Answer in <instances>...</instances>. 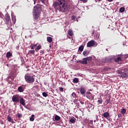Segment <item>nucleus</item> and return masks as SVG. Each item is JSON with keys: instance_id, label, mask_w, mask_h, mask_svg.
I'll use <instances>...</instances> for the list:
<instances>
[{"instance_id": "f257e3e1", "label": "nucleus", "mask_w": 128, "mask_h": 128, "mask_svg": "<svg viewBox=\"0 0 128 128\" xmlns=\"http://www.w3.org/2000/svg\"><path fill=\"white\" fill-rule=\"evenodd\" d=\"M55 6H58L60 8V12H66L68 10V4L64 0H56V4H54Z\"/></svg>"}, {"instance_id": "f03ea898", "label": "nucleus", "mask_w": 128, "mask_h": 128, "mask_svg": "<svg viewBox=\"0 0 128 128\" xmlns=\"http://www.w3.org/2000/svg\"><path fill=\"white\" fill-rule=\"evenodd\" d=\"M34 22H38L40 20V4H37L34 6Z\"/></svg>"}, {"instance_id": "7ed1b4c3", "label": "nucleus", "mask_w": 128, "mask_h": 128, "mask_svg": "<svg viewBox=\"0 0 128 128\" xmlns=\"http://www.w3.org/2000/svg\"><path fill=\"white\" fill-rule=\"evenodd\" d=\"M24 80L28 84H34L36 80V76H30L28 74H26L24 76Z\"/></svg>"}, {"instance_id": "20e7f679", "label": "nucleus", "mask_w": 128, "mask_h": 128, "mask_svg": "<svg viewBox=\"0 0 128 128\" xmlns=\"http://www.w3.org/2000/svg\"><path fill=\"white\" fill-rule=\"evenodd\" d=\"M121 78H128V69H120L118 70Z\"/></svg>"}, {"instance_id": "39448f33", "label": "nucleus", "mask_w": 128, "mask_h": 128, "mask_svg": "<svg viewBox=\"0 0 128 128\" xmlns=\"http://www.w3.org/2000/svg\"><path fill=\"white\" fill-rule=\"evenodd\" d=\"M4 20L6 24L9 26H12V21L10 20V16L8 14H6Z\"/></svg>"}, {"instance_id": "423d86ee", "label": "nucleus", "mask_w": 128, "mask_h": 128, "mask_svg": "<svg viewBox=\"0 0 128 128\" xmlns=\"http://www.w3.org/2000/svg\"><path fill=\"white\" fill-rule=\"evenodd\" d=\"M117 56L118 57L114 60V62H116L117 64H120V62H122L123 60L122 54H118Z\"/></svg>"}, {"instance_id": "0eeeda50", "label": "nucleus", "mask_w": 128, "mask_h": 128, "mask_svg": "<svg viewBox=\"0 0 128 128\" xmlns=\"http://www.w3.org/2000/svg\"><path fill=\"white\" fill-rule=\"evenodd\" d=\"M114 60V57H112L110 58H106L103 60L102 62L104 64H108V62H112V60Z\"/></svg>"}, {"instance_id": "6e6552de", "label": "nucleus", "mask_w": 128, "mask_h": 128, "mask_svg": "<svg viewBox=\"0 0 128 128\" xmlns=\"http://www.w3.org/2000/svg\"><path fill=\"white\" fill-rule=\"evenodd\" d=\"M12 100L14 102H16V104L20 102V98H18V96L17 95H14L12 98Z\"/></svg>"}, {"instance_id": "1a4fd4ad", "label": "nucleus", "mask_w": 128, "mask_h": 128, "mask_svg": "<svg viewBox=\"0 0 128 128\" xmlns=\"http://www.w3.org/2000/svg\"><path fill=\"white\" fill-rule=\"evenodd\" d=\"M73 102H74V104H75L76 106V108H82L80 104V101L78 98L74 100Z\"/></svg>"}, {"instance_id": "9d476101", "label": "nucleus", "mask_w": 128, "mask_h": 128, "mask_svg": "<svg viewBox=\"0 0 128 128\" xmlns=\"http://www.w3.org/2000/svg\"><path fill=\"white\" fill-rule=\"evenodd\" d=\"M96 44V42L94 40H91L87 43V48H91L94 46Z\"/></svg>"}, {"instance_id": "9b49d317", "label": "nucleus", "mask_w": 128, "mask_h": 128, "mask_svg": "<svg viewBox=\"0 0 128 128\" xmlns=\"http://www.w3.org/2000/svg\"><path fill=\"white\" fill-rule=\"evenodd\" d=\"M86 96L88 98H89V100H92L94 98V96H92V94L90 92H87Z\"/></svg>"}, {"instance_id": "f8f14e48", "label": "nucleus", "mask_w": 128, "mask_h": 128, "mask_svg": "<svg viewBox=\"0 0 128 128\" xmlns=\"http://www.w3.org/2000/svg\"><path fill=\"white\" fill-rule=\"evenodd\" d=\"M88 62H90V60H88V58H85L83 59V60H80L79 62L82 64H86Z\"/></svg>"}, {"instance_id": "ddd939ff", "label": "nucleus", "mask_w": 128, "mask_h": 128, "mask_svg": "<svg viewBox=\"0 0 128 128\" xmlns=\"http://www.w3.org/2000/svg\"><path fill=\"white\" fill-rule=\"evenodd\" d=\"M79 90L82 96H86V89L84 88V86H81L80 88L79 89Z\"/></svg>"}, {"instance_id": "4468645a", "label": "nucleus", "mask_w": 128, "mask_h": 128, "mask_svg": "<svg viewBox=\"0 0 128 128\" xmlns=\"http://www.w3.org/2000/svg\"><path fill=\"white\" fill-rule=\"evenodd\" d=\"M19 102L20 104H22L23 106H26V100H24V99L23 98H21L20 100H19Z\"/></svg>"}, {"instance_id": "2eb2a0df", "label": "nucleus", "mask_w": 128, "mask_h": 128, "mask_svg": "<svg viewBox=\"0 0 128 128\" xmlns=\"http://www.w3.org/2000/svg\"><path fill=\"white\" fill-rule=\"evenodd\" d=\"M68 34L70 36H74V32H72V29H69L68 30Z\"/></svg>"}, {"instance_id": "dca6fc26", "label": "nucleus", "mask_w": 128, "mask_h": 128, "mask_svg": "<svg viewBox=\"0 0 128 128\" xmlns=\"http://www.w3.org/2000/svg\"><path fill=\"white\" fill-rule=\"evenodd\" d=\"M84 45H82V46H79L78 51L80 52H82L84 50Z\"/></svg>"}, {"instance_id": "f3484780", "label": "nucleus", "mask_w": 128, "mask_h": 128, "mask_svg": "<svg viewBox=\"0 0 128 128\" xmlns=\"http://www.w3.org/2000/svg\"><path fill=\"white\" fill-rule=\"evenodd\" d=\"M103 116L104 118H108L110 116V113H108V112H105L104 113Z\"/></svg>"}, {"instance_id": "a211bd4d", "label": "nucleus", "mask_w": 128, "mask_h": 128, "mask_svg": "<svg viewBox=\"0 0 128 128\" xmlns=\"http://www.w3.org/2000/svg\"><path fill=\"white\" fill-rule=\"evenodd\" d=\"M12 23L14 24H16V16H12Z\"/></svg>"}, {"instance_id": "6ab92c4d", "label": "nucleus", "mask_w": 128, "mask_h": 128, "mask_svg": "<svg viewBox=\"0 0 128 128\" xmlns=\"http://www.w3.org/2000/svg\"><path fill=\"white\" fill-rule=\"evenodd\" d=\"M12 56V54L8 52L6 53V58H10V56Z\"/></svg>"}, {"instance_id": "aec40b11", "label": "nucleus", "mask_w": 128, "mask_h": 128, "mask_svg": "<svg viewBox=\"0 0 128 128\" xmlns=\"http://www.w3.org/2000/svg\"><path fill=\"white\" fill-rule=\"evenodd\" d=\"M47 42H52V38L50 37V36H48L47 37Z\"/></svg>"}, {"instance_id": "412c9836", "label": "nucleus", "mask_w": 128, "mask_h": 128, "mask_svg": "<svg viewBox=\"0 0 128 128\" xmlns=\"http://www.w3.org/2000/svg\"><path fill=\"white\" fill-rule=\"evenodd\" d=\"M18 90L20 92H22L24 90V88L22 86H20L18 88Z\"/></svg>"}, {"instance_id": "4be33fe9", "label": "nucleus", "mask_w": 128, "mask_h": 128, "mask_svg": "<svg viewBox=\"0 0 128 128\" xmlns=\"http://www.w3.org/2000/svg\"><path fill=\"white\" fill-rule=\"evenodd\" d=\"M70 122H71V124H74V122H76V118H74V117L71 118L70 120Z\"/></svg>"}, {"instance_id": "5701e85b", "label": "nucleus", "mask_w": 128, "mask_h": 128, "mask_svg": "<svg viewBox=\"0 0 128 128\" xmlns=\"http://www.w3.org/2000/svg\"><path fill=\"white\" fill-rule=\"evenodd\" d=\"M41 48H42V45L39 44L35 48V50H36V52H38L39 50H40Z\"/></svg>"}, {"instance_id": "b1692460", "label": "nucleus", "mask_w": 128, "mask_h": 128, "mask_svg": "<svg viewBox=\"0 0 128 128\" xmlns=\"http://www.w3.org/2000/svg\"><path fill=\"white\" fill-rule=\"evenodd\" d=\"M121 56H122V58L123 60H126V58H128V54H126L125 55L121 54Z\"/></svg>"}, {"instance_id": "393cba45", "label": "nucleus", "mask_w": 128, "mask_h": 128, "mask_svg": "<svg viewBox=\"0 0 128 128\" xmlns=\"http://www.w3.org/2000/svg\"><path fill=\"white\" fill-rule=\"evenodd\" d=\"M54 120L56 121L60 120V117L58 115H56L54 116Z\"/></svg>"}, {"instance_id": "a878e982", "label": "nucleus", "mask_w": 128, "mask_h": 128, "mask_svg": "<svg viewBox=\"0 0 128 128\" xmlns=\"http://www.w3.org/2000/svg\"><path fill=\"white\" fill-rule=\"evenodd\" d=\"M72 82H74V84H78V78H74Z\"/></svg>"}, {"instance_id": "bb28decb", "label": "nucleus", "mask_w": 128, "mask_h": 128, "mask_svg": "<svg viewBox=\"0 0 128 128\" xmlns=\"http://www.w3.org/2000/svg\"><path fill=\"white\" fill-rule=\"evenodd\" d=\"M126 108H122L121 111H120V114H126Z\"/></svg>"}, {"instance_id": "cd10ccee", "label": "nucleus", "mask_w": 128, "mask_h": 128, "mask_svg": "<svg viewBox=\"0 0 128 128\" xmlns=\"http://www.w3.org/2000/svg\"><path fill=\"white\" fill-rule=\"evenodd\" d=\"M7 120H8V122H12V117L10 115H8L7 117Z\"/></svg>"}, {"instance_id": "c85d7f7f", "label": "nucleus", "mask_w": 128, "mask_h": 128, "mask_svg": "<svg viewBox=\"0 0 128 128\" xmlns=\"http://www.w3.org/2000/svg\"><path fill=\"white\" fill-rule=\"evenodd\" d=\"M88 54H90V52L88 51L85 50L83 52V56H88Z\"/></svg>"}, {"instance_id": "c756f323", "label": "nucleus", "mask_w": 128, "mask_h": 128, "mask_svg": "<svg viewBox=\"0 0 128 128\" xmlns=\"http://www.w3.org/2000/svg\"><path fill=\"white\" fill-rule=\"evenodd\" d=\"M126 10V8L124 7H122L120 8V12H124Z\"/></svg>"}, {"instance_id": "7c9ffc66", "label": "nucleus", "mask_w": 128, "mask_h": 128, "mask_svg": "<svg viewBox=\"0 0 128 128\" xmlns=\"http://www.w3.org/2000/svg\"><path fill=\"white\" fill-rule=\"evenodd\" d=\"M34 52H36V51H34V50H30L28 51V54H34Z\"/></svg>"}, {"instance_id": "2f4dec72", "label": "nucleus", "mask_w": 128, "mask_h": 128, "mask_svg": "<svg viewBox=\"0 0 128 128\" xmlns=\"http://www.w3.org/2000/svg\"><path fill=\"white\" fill-rule=\"evenodd\" d=\"M30 122H34V115L32 114L31 116V118H30Z\"/></svg>"}, {"instance_id": "473e14b6", "label": "nucleus", "mask_w": 128, "mask_h": 128, "mask_svg": "<svg viewBox=\"0 0 128 128\" xmlns=\"http://www.w3.org/2000/svg\"><path fill=\"white\" fill-rule=\"evenodd\" d=\"M72 98H78L76 94L74 92L72 93Z\"/></svg>"}, {"instance_id": "72a5a7b5", "label": "nucleus", "mask_w": 128, "mask_h": 128, "mask_svg": "<svg viewBox=\"0 0 128 128\" xmlns=\"http://www.w3.org/2000/svg\"><path fill=\"white\" fill-rule=\"evenodd\" d=\"M42 96H44V98H46V96H48V94L46 92H43Z\"/></svg>"}, {"instance_id": "f704fd0d", "label": "nucleus", "mask_w": 128, "mask_h": 128, "mask_svg": "<svg viewBox=\"0 0 128 128\" xmlns=\"http://www.w3.org/2000/svg\"><path fill=\"white\" fill-rule=\"evenodd\" d=\"M98 102L100 104H102V99L98 100Z\"/></svg>"}, {"instance_id": "c9c22d12", "label": "nucleus", "mask_w": 128, "mask_h": 128, "mask_svg": "<svg viewBox=\"0 0 128 128\" xmlns=\"http://www.w3.org/2000/svg\"><path fill=\"white\" fill-rule=\"evenodd\" d=\"M75 18H76V16H72V20H74Z\"/></svg>"}, {"instance_id": "e433bc0d", "label": "nucleus", "mask_w": 128, "mask_h": 128, "mask_svg": "<svg viewBox=\"0 0 128 128\" xmlns=\"http://www.w3.org/2000/svg\"><path fill=\"white\" fill-rule=\"evenodd\" d=\"M17 116H18V118H20V117L22 116V114H20V113H18L17 114Z\"/></svg>"}, {"instance_id": "4c0bfd02", "label": "nucleus", "mask_w": 128, "mask_h": 128, "mask_svg": "<svg viewBox=\"0 0 128 128\" xmlns=\"http://www.w3.org/2000/svg\"><path fill=\"white\" fill-rule=\"evenodd\" d=\"M78 100H79V102L81 104H84V102L80 101V99H78Z\"/></svg>"}, {"instance_id": "58836bf2", "label": "nucleus", "mask_w": 128, "mask_h": 128, "mask_svg": "<svg viewBox=\"0 0 128 128\" xmlns=\"http://www.w3.org/2000/svg\"><path fill=\"white\" fill-rule=\"evenodd\" d=\"M106 102H107V104H110V99L107 100Z\"/></svg>"}, {"instance_id": "ea45409f", "label": "nucleus", "mask_w": 128, "mask_h": 128, "mask_svg": "<svg viewBox=\"0 0 128 128\" xmlns=\"http://www.w3.org/2000/svg\"><path fill=\"white\" fill-rule=\"evenodd\" d=\"M60 92H64V88L60 87Z\"/></svg>"}, {"instance_id": "a19ab883", "label": "nucleus", "mask_w": 128, "mask_h": 128, "mask_svg": "<svg viewBox=\"0 0 128 128\" xmlns=\"http://www.w3.org/2000/svg\"><path fill=\"white\" fill-rule=\"evenodd\" d=\"M44 50H40V54H44Z\"/></svg>"}, {"instance_id": "79ce46f5", "label": "nucleus", "mask_w": 128, "mask_h": 128, "mask_svg": "<svg viewBox=\"0 0 128 128\" xmlns=\"http://www.w3.org/2000/svg\"><path fill=\"white\" fill-rule=\"evenodd\" d=\"M31 50H34V45L31 44L30 45Z\"/></svg>"}, {"instance_id": "37998d69", "label": "nucleus", "mask_w": 128, "mask_h": 128, "mask_svg": "<svg viewBox=\"0 0 128 128\" xmlns=\"http://www.w3.org/2000/svg\"><path fill=\"white\" fill-rule=\"evenodd\" d=\"M90 124H94V121L92 120H90Z\"/></svg>"}, {"instance_id": "c03bdc74", "label": "nucleus", "mask_w": 128, "mask_h": 128, "mask_svg": "<svg viewBox=\"0 0 128 128\" xmlns=\"http://www.w3.org/2000/svg\"><path fill=\"white\" fill-rule=\"evenodd\" d=\"M118 118H122V114H119L118 115Z\"/></svg>"}, {"instance_id": "a18cd8bd", "label": "nucleus", "mask_w": 128, "mask_h": 128, "mask_svg": "<svg viewBox=\"0 0 128 128\" xmlns=\"http://www.w3.org/2000/svg\"><path fill=\"white\" fill-rule=\"evenodd\" d=\"M40 2H42V4H44V0H40Z\"/></svg>"}, {"instance_id": "49530a36", "label": "nucleus", "mask_w": 128, "mask_h": 128, "mask_svg": "<svg viewBox=\"0 0 128 128\" xmlns=\"http://www.w3.org/2000/svg\"><path fill=\"white\" fill-rule=\"evenodd\" d=\"M82 2H86L88 1V0H81Z\"/></svg>"}, {"instance_id": "de8ad7c7", "label": "nucleus", "mask_w": 128, "mask_h": 128, "mask_svg": "<svg viewBox=\"0 0 128 128\" xmlns=\"http://www.w3.org/2000/svg\"><path fill=\"white\" fill-rule=\"evenodd\" d=\"M94 34V30L92 32V34Z\"/></svg>"}, {"instance_id": "09e8293b", "label": "nucleus", "mask_w": 128, "mask_h": 128, "mask_svg": "<svg viewBox=\"0 0 128 128\" xmlns=\"http://www.w3.org/2000/svg\"><path fill=\"white\" fill-rule=\"evenodd\" d=\"M114 0H108V2H112Z\"/></svg>"}, {"instance_id": "8fccbe9b", "label": "nucleus", "mask_w": 128, "mask_h": 128, "mask_svg": "<svg viewBox=\"0 0 128 128\" xmlns=\"http://www.w3.org/2000/svg\"><path fill=\"white\" fill-rule=\"evenodd\" d=\"M2 16V13L0 12V16Z\"/></svg>"}, {"instance_id": "3c124183", "label": "nucleus", "mask_w": 128, "mask_h": 128, "mask_svg": "<svg viewBox=\"0 0 128 128\" xmlns=\"http://www.w3.org/2000/svg\"><path fill=\"white\" fill-rule=\"evenodd\" d=\"M34 48H36V44H34Z\"/></svg>"}, {"instance_id": "603ef678", "label": "nucleus", "mask_w": 128, "mask_h": 128, "mask_svg": "<svg viewBox=\"0 0 128 128\" xmlns=\"http://www.w3.org/2000/svg\"><path fill=\"white\" fill-rule=\"evenodd\" d=\"M1 124H4V122H2V120L1 121Z\"/></svg>"}, {"instance_id": "864d4df0", "label": "nucleus", "mask_w": 128, "mask_h": 128, "mask_svg": "<svg viewBox=\"0 0 128 128\" xmlns=\"http://www.w3.org/2000/svg\"><path fill=\"white\" fill-rule=\"evenodd\" d=\"M98 0L100 1V0Z\"/></svg>"}, {"instance_id": "5fc2aeb1", "label": "nucleus", "mask_w": 128, "mask_h": 128, "mask_svg": "<svg viewBox=\"0 0 128 128\" xmlns=\"http://www.w3.org/2000/svg\"><path fill=\"white\" fill-rule=\"evenodd\" d=\"M70 38V37H68Z\"/></svg>"}]
</instances>
